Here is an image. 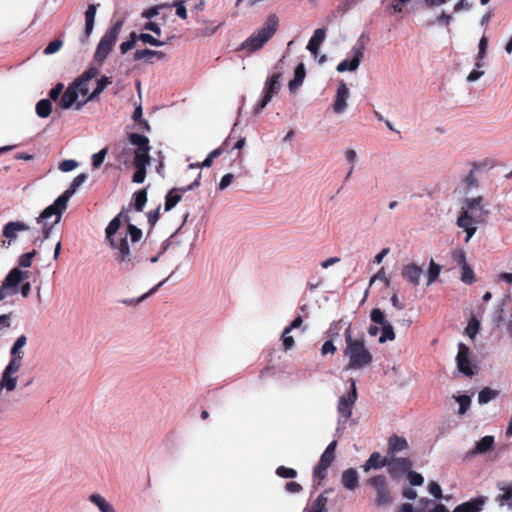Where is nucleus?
<instances>
[{
	"label": "nucleus",
	"instance_id": "09e8293b",
	"mask_svg": "<svg viewBox=\"0 0 512 512\" xmlns=\"http://www.w3.org/2000/svg\"><path fill=\"white\" fill-rule=\"evenodd\" d=\"M37 254L35 250L22 254L18 259L19 266L29 268L32 264V259Z\"/></svg>",
	"mask_w": 512,
	"mask_h": 512
},
{
	"label": "nucleus",
	"instance_id": "680f3d73",
	"mask_svg": "<svg viewBox=\"0 0 512 512\" xmlns=\"http://www.w3.org/2000/svg\"><path fill=\"white\" fill-rule=\"evenodd\" d=\"M13 273H15V277L18 279L16 282L17 286H19V284L21 282H23L24 280H26L29 277L28 271H22L19 268L11 269L8 274H13Z\"/></svg>",
	"mask_w": 512,
	"mask_h": 512
},
{
	"label": "nucleus",
	"instance_id": "20e7f679",
	"mask_svg": "<svg viewBox=\"0 0 512 512\" xmlns=\"http://www.w3.org/2000/svg\"><path fill=\"white\" fill-rule=\"evenodd\" d=\"M278 27V17L270 14L261 28L252 33L242 44L240 49L250 53L261 49L275 34Z\"/></svg>",
	"mask_w": 512,
	"mask_h": 512
},
{
	"label": "nucleus",
	"instance_id": "473e14b6",
	"mask_svg": "<svg viewBox=\"0 0 512 512\" xmlns=\"http://www.w3.org/2000/svg\"><path fill=\"white\" fill-rule=\"evenodd\" d=\"M89 501L98 508L99 512H116L114 506L99 493H92Z\"/></svg>",
	"mask_w": 512,
	"mask_h": 512
},
{
	"label": "nucleus",
	"instance_id": "9b49d317",
	"mask_svg": "<svg viewBox=\"0 0 512 512\" xmlns=\"http://www.w3.org/2000/svg\"><path fill=\"white\" fill-rule=\"evenodd\" d=\"M357 399L356 384L354 380H351V389L345 395L341 396L338 405V413L345 419H348L352 415V409Z\"/></svg>",
	"mask_w": 512,
	"mask_h": 512
},
{
	"label": "nucleus",
	"instance_id": "a211bd4d",
	"mask_svg": "<svg viewBox=\"0 0 512 512\" xmlns=\"http://www.w3.org/2000/svg\"><path fill=\"white\" fill-rule=\"evenodd\" d=\"M349 94L350 92L347 85L342 81L337 88L333 104V110L336 114H341L346 110Z\"/></svg>",
	"mask_w": 512,
	"mask_h": 512
},
{
	"label": "nucleus",
	"instance_id": "6e6552de",
	"mask_svg": "<svg viewBox=\"0 0 512 512\" xmlns=\"http://www.w3.org/2000/svg\"><path fill=\"white\" fill-rule=\"evenodd\" d=\"M368 484L375 491V504L377 506H388L392 502L391 493L385 476H374L368 480Z\"/></svg>",
	"mask_w": 512,
	"mask_h": 512
},
{
	"label": "nucleus",
	"instance_id": "39448f33",
	"mask_svg": "<svg viewBox=\"0 0 512 512\" xmlns=\"http://www.w3.org/2000/svg\"><path fill=\"white\" fill-rule=\"evenodd\" d=\"M124 25L123 20H117L101 37L94 54V60L102 65L117 42Z\"/></svg>",
	"mask_w": 512,
	"mask_h": 512
},
{
	"label": "nucleus",
	"instance_id": "37998d69",
	"mask_svg": "<svg viewBox=\"0 0 512 512\" xmlns=\"http://www.w3.org/2000/svg\"><path fill=\"white\" fill-rule=\"evenodd\" d=\"M147 202V191L142 189L134 194V207L135 210L141 212Z\"/></svg>",
	"mask_w": 512,
	"mask_h": 512
},
{
	"label": "nucleus",
	"instance_id": "c85d7f7f",
	"mask_svg": "<svg viewBox=\"0 0 512 512\" xmlns=\"http://www.w3.org/2000/svg\"><path fill=\"white\" fill-rule=\"evenodd\" d=\"M388 457H382L379 452H373L368 460L362 465L365 472L371 469H380L387 465Z\"/></svg>",
	"mask_w": 512,
	"mask_h": 512
},
{
	"label": "nucleus",
	"instance_id": "a878e982",
	"mask_svg": "<svg viewBox=\"0 0 512 512\" xmlns=\"http://www.w3.org/2000/svg\"><path fill=\"white\" fill-rule=\"evenodd\" d=\"M359 482V474L356 469L349 468L343 471L341 476V484L347 490L353 491L357 488Z\"/></svg>",
	"mask_w": 512,
	"mask_h": 512
},
{
	"label": "nucleus",
	"instance_id": "4468645a",
	"mask_svg": "<svg viewBox=\"0 0 512 512\" xmlns=\"http://www.w3.org/2000/svg\"><path fill=\"white\" fill-rule=\"evenodd\" d=\"M364 46L362 44H356L352 48L353 58L351 60H343L338 65L336 70L340 73H343L345 71H355L358 69L360 62L364 56L363 53Z\"/></svg>",
	"mask_w": 512,
	"mask_h": 512
},
{
	"label": "nucleus",
	"instance_id": "ddd939ff",
	"mask_svg": "<svg viewBox=\"0 0 512 512\" xmlns=\"http://www.w3.org/2000/svg\"><path fill=\"white\" fill-rule=\"evenodd\" d=\"M412 465L411 460L408 458L390 456L386 466H388L390 475L393 478H398L403 474L408 473Z\"/></svg>",
	"mask_w": 512,
	"mask_h": 512
},
{
	"label": "nucleus",
	"instance_id": "2eb2a0df",
	"mask_svg": "<svg viewBox=\"0 0 512 512\" xmlns=\"http://www.w3.org/2000/svg\"><path fill=\"white\" fill-rule=\"evenodd\" d=\"M457 367L459 371L466 376H472L474 374L473 366L469 360V348L463 344L458 345V354L456 356Z\"/></svg>",
	"mask_w": 512,
	"mask_h": 512
},
{
	"label": "nucleus",
	"instance_id": "6e6d98bb",
	"mask_svg": "<svg viewBox=\"0 0 512 512\" xmlns=\"http://www.w3.org/2000/svg\"><path fill=\"white\" fill-rule=\"evenodd\" d=\"M106 153H107V150L106 149H102L98 153H95L92 156V165H93L94 168H98V167H100L102 165V163H103V161L105 159Z\"/></svg>",
	"mask_w": 512,
	"mask_h": 512
},
{
	"label": "nucleus",
	"instance_id": "c756f323",
	"mask_svg": "<svg viewBox=\"0 0 512 512\" xmlns=\"http://www.w3.org/2000/svg\"><path fill=\"white\" fill-rule=\"evenodd\" d=\"M325 494L326 492L319 494L308 506L304 508L303 512H328V498Z\"/></svg>",
	"mask_w": 512,
	"mask_h": 512
},
{
	"label": "nucleus",
	"instance_id": "de8ad7c7",
	"mask_svg": "<svg viewBox=\"0 0 512 512\" xmlns=\"http://www.w3.org/2000/svg\"><path fill=\"white\" fill-rule=\"evenodd\" d=\"M461 262L463 263V267H462V281L464 283H468V284H471L474 282V274H473V271L471 269H469L465 263V259H464V256L461 257Z\"/></svg>",
	"mask_w": 512,
	"mask_h": 512
},
{
	"label": "nucleus",
	"instance_id": "2f4dec72",
	"mask_svg": "<svg viewBox=\"0 0 512 512\" xmlns=\"http://www.w3.org/2000/svg\"><path fill=\"white\" fill-rule=\"evenodd\" d=\"M87 180V175L82 173V174H79L78 176H76L74 178V180L72 181V183L70 184L69 188L62 194L60 195L58 198L59 199H63L64 198V203L66 205H68V202H69V199L71 198V196L73 194H75V192L77 191V189L83 185V183Z\"/></svg>",
	"mask_w": 512,
	"mask_h": 512
},
{
	"label": "nucleus",
	"instance_id": "052dcab7",
	"mask_svg": "<svg viewBox=\"0 0 512 512\" xmlns=\"http://www.w3.org/2000/svg\"><path fill=\"white\" fill-rule=\"evenodd\" d=\"M163 8L162 5L152 6L142 12V17L146 19H151L157 16L160 13V10Z\"/></svg>",
	"mask_w": 512,
	"mask_h": 512
},
{
	"label": "nucleus",
	"instance_id": "b1692460",
	"mask_svg": "<svg viewBox=\"0 0 512 512\" xmlns=\"http://www.w3.org/2000/svg\"><path fill=\"white\" fill-rule=\"evenodd\" d=\"M326 38V29L318 28L314 31L312 37L307 44V50L313 55L317 56L319 48Z\"/></svg>",
	"mask_w": 512,
	"mask_h": 512
},
{
	"label": "nucleus",
	"instance_id": "338daca9",
	"mask_svg": "<svg viewBox=\"0 0 512 512\" xmlns=\"http://www.w3.org/2000/svg\"><path fill=\"white\" fill-rule=\"evenodd\" d=\"M336 351V347L332 340H327L324 342L321 348L322 355H326L328 353L334 354Z\"/></svg>",
	"mask_w": 512,
	"mask_h": 512
},
{
	"label": "nucleus",
	"instance_id": "4be33fe9",
	"mask_svg": "<svg viewBox=\"0 0 512 512\" xmlns=\"http://www.w3.org/2000/svg\"><path fill=\"white\" fill-rule=\"evenodd\" d=\"M486 503V497L478 496L456 506L452 512H481Z\"/></svg>",
	"mask_w": 512,
	"mask_h": 512
},
{
	"label": "nucleus",
	"instance_id": "e433bc0d",
	"mask_svg": "<svg viewBox=\"0 0 512 512\" xmlns=\"http://www.w3.org/2000/svg\"><path fill=\"white\" fill-rule=\"evenodd\" d=\"M172 274H173V272L166 279H164L163 281L159 282L156 286H154L147 293L141 295L140 297H138V298H131V299H124V300L121 301V303H123L125 305H129V306L137 305V304L141 303L142 301L147 299L149 296L154 294L162 285H164L170 279Z\"/></svg>",
	"mask_w": 512,
	"mask_h": 512
},
{
	"label": "nucleus",
	"instance_id": "5701e85b",
	"mask_svg": "<svg viewBox=\"0 0 512 512\" xmlns=\"http://www.w3.org/2000/svg\"><path fill=\"white\" fill-rule=\"evenodd\" d=\"M79 96L75 88L70 84L62 94L58 104L64 110L70 109L73 105L77 109V105L80 103L78 102Z\"/></svg>",
	"mask_w": 512,
	"mask_h": 512
},
{
	"label": "nucleus",
	"instance_id": "8fccbe9b",
	"mask_svg": "<svg viewBox=\"0 0 512 512\" xmlns=\"http://www.w3.org/2000/svg\"><path fill=\"white\" fill-rule=\"evenodd\" d=\"M472 4L469 0H458L453 6L454 13H461L470 11Z\"/></svg>",
	"mask_w": 512,
	"mask_h": 512
},
{
	"label": "nucleus",
	"instance_id": "4d7b16f0",
	"mask_svg": "<svg viewBox=\"0 0 512 512\" xmlns=\"http://www.w3.org/2000/svg\"><path fill=\"white\" fill-rule=\"evenodd\" d=\"M77 166H78V162H76L75 160L69 159V160H63L59 164V169L62 172H70V171L74 170L75 168H77Z\"/></svg>",
	"mask_w": 512,
	"mask_h": 512
},
{
	"label": "nucleus",
	"instance_id": "dca6fc26",
	"mask_svg": "<svg viewBox=\"0 0 512 512\" xmlns=\"http://www.w3.org/2000/svg\"><path fill=\"white\" fill-rule=\"evenodd\" d=\"M200 177H201V173H199L198 178L186 188H182L180 190H177V189L170 190L166 195L165 211H170L172 208H174L178 204V202L181 200V197H182L180 192L190 191V190H193L195 187H198Z\"/></svg>",
	"mask_w": 512,
	"mask_h": 512
},
{
	"label": "nucleus",
	"instance_id": "bb28decb",
	"mask_svg": "<svg viewBox=\"0 0 512 512\" xmlns=\"http://www.w3.org/2000/svg\"><path fill=\"white\" fill-rule=\"evenodd\" d=\"M112 83V80L110 77L102 76L100 79L97 80V86L95 90L90 93L87 98L82 101V103H79L77 105V110H80L87 102L93 101L96 98L99 97V95L105 90V88Z\"/></svg>",
	"mask_w": 512,
	"mask_h": 512
},
{
	"label": "nucleus",
	"instance_id": "f257e3e1",
	"mask_svg": "<svg viewBox=\"0 0 512 512\" xmlns=\"http://www.w3.org/2000/svg\"><path fill=\"white\" fill-rule=\"evenodd\" d=\"M121 215L122 214L117 215L107 225L105 229V240L111 249L115 251V259L121 267L124 270H131L140 263L141 258L131 252L128 236L134 244L141 240L143 233L141 229L130 223V218L126 216L127 230L124 234H117L121 225Z\"/></svg>",
	"mask_w": 512,
	"mask_h": 512
},
{
	"label": "nucleus",
	"instance_id": "1a4fd4ad",
	"mask_svg": "<svg viewBox=\"0 0 512 512\" xmlns=\"http://www.w3.org/2000/svg\"><path fill=\"white\" fill-rule=\"evenodd\" d=\"M337 447V441L333 440L326 447L322 453L319 463L313 469V476L319 480H323L327 477V471L332 462L335 460V451Z\"/></svg>",
	"mask_w": 512,
	"mask_h": 512
},
{
	"label": "nucleus",
	"instance_id": "a19ab883",
	"mask_svg": "<svg viewBox=\"0 0 512 512\" xmlns=\"http://www.w3.org/2000/svg\"><path fill=\"white\" fill-rule=\"evenodd\" d=\"M441 271L440 265L436 264L433 260L429 263V269L427 274V286L433 284L439 277Z\"/></svg>",
	"mask_w": 512,
	"mask_h": 512
},
{
	"label": "nucleus",
	"instance_id": "6ab92c4d",
	"mask_svg": "<svg viewBox=\"0 0 512 512\" xmlns=\"http://www.w3.org/2000/svg\"><path fill=\"white\" fill-rule=\"evenodd\" d=\"M17 280L15 273L6 275L0 286V301L14 296L19 292V286L16 285Z\"/></svg>",
	"mask_w": 512,
	"mask_h": 512
},
{
	"label": "nucleus",
	"instance_id": "423d86ee",
	"mask_svg": "<svg viewBox=\"0 0 512 512\" xmlns=\"http://www.w3.org/2000/svg\"><path fill=\"white\" fill-rule=\"evenodd\" d=\"M129 141L132 145L136 146L134 151V166H148L150 164L151 157L149 155L150 145L149 139L138 133H131L129 135Z\"/></svg>",
	"mask_w": 512,
	"mask_h": 512
},
{
	"label": "nucleus",
	"instance_id": "412c9836",
	"mask_svg": "<svg viewBox=\"0 0 512 512\" xmlns=\"http://www.w3.org/2000/svg\"><path fill=\"white\" fill-rule=\"evenodd\" d=\"M477 220L469 212H463L457 220V225L466 232V242L475 234Z\"/></svg>",
	"mask_w": 512,
	"mask_h": 512
},
{
	"label": "nucleus",
	"instance_id": "c9c22d12",
	"mask_svg": "<svg viewBox=\"0 0 512 512\" xmlns=\"http://www.w3.org/2000/svg\"><path fill=\"white\" fill-rule=\"evenodd\" d=\"M305 76V66L303 63H300L295 69L294 78L289 82V91L291 93H295L298 90V88L303 84Z\"/></svg>",
	"mask_w": 512,
	"mask_h": 512
},
{
	"label": "nucleus",
	"instance_id": "774afa93",
	"mask_svg": "<svg viewBox=\"0 0 512 512\" xmlns=\"http://www.w3.org/2000/svg\"><path fill=\"white\" fill-rule=\"evenodd\" d=\"M285 490L291 494H297L302 490V486L297 482L291 481L286 483Z\"/></svg>",
	"mask_w": 512,
	"mask_h": 512
},
{
	"label": "nucleus",
	"instance_id": "ea45409f",
	"mask_svg": "<svg viewBox=\"0 0 512 512\" xmlns=\"http://www.w3.org/2000/svg\"><path fill=\"white\" fill-rule=\"evenodd\" d=\"M501 490L502 493L498 496L499 504L512 509V484L502 488Z\"/></svg>",
	"mask_w": 512,
	"mask_h": 512
},
{
	"label": "nucleus",
	"instance_id": "13d9d810",
	"mask_svg": "<svg viewBox=\"0 0 512 512\" xmlns=\"http://www.w3.org/2000/svg\"><path fill=\"white\" fill-rule=\"evenodd\" d=\"M290 332L289 329H284L282 333V341L285 350H289L294 346V339L289 335Z\"/></svg>",
	"mask_w": 512,
	"mask_h": 512
},
{
	"label": "nucleus",
	"instance_id": "f03ea898",
	"mask_svg": "<svg viewBox=\"0 0 512 512\" xmlns=\"http://www.w3.org/2000/svg\"><path fill=\"white\" fill-rule=\"evenodd\" d=\"M27 341V336L24 334L18 336L14 341L10 349V360L1 375L0 389H5L7 392H12L16 389L17 373L23 365L24 348L27 345Z\"/></svg>",
	"mask_w": 512,
	"mask_h": 512
},
{
	"label": "nucleus",
	"instance_id": "7c9ffc66",
	"mask_svg": "<svg viewBox=\"0 0 512 512\" xmlns=\"http://www.w3.org/2000/svg\"><path fill=\"white\" fill-rule=\"evenodd\" d=\"M165 57H166V55L162 51L151 50V49H148V48L141 49V50H136L134 52V55H133V58H134L135 61L146 60V61H149V62H151V60L153 58H157L159 60H162V59H165Z\"/></svg>",
	"mask_w": 512,
	"mask_h": 512
},
{
	"label": "nucleus",
	"instance_id": "58836bf2",
	"mask_svg": "<svg viewBox=\"0 0 512 512\" xmlns=\"http://www.w3.org/2000/svg\"><path fill=\"white\" fill-rule=\"evenodd\" d=\"M453 398L459 405L458 415L463 416L470 409L471 398L468 395H453Z\"/></svg>",
	"mask_w": 512,
	"mask_h": 512
},
{
	"label": "nucleus",
	"instance_id": "5fc2aeb1",
	"mask_svg": "<svg viewBox=\"0 0 512 512\" xmlns=\"http://www.w3.org/2000/svg\"><path fill=\"white\" fill-rule=\"evenodd\" d=\"M61 47H62V41L61 40H54V41L50 42L47 45V47L44 49V54L45 55L54 54L57 51H59Z\"/></svg>",
	"mask_w": 512,
	"mask_h": 512
},
{
	"label": "nucleus",
	"instance_id": "79ce46f5",
	"mask_svg": "<svg viewBox=\"0 0 512 512\" xmlns=\"http://www.w3.org/2000/svg\"><path fill=\"white\" fill-rule=\"evenodd\" d=\"M497 396V391L486 387L482 389L478 394V402L479 404H487Z\"/></svg>",
	"mask_w": 512,
	"mask_h": 512
},
{
	"label": "nucleus",
	"instance_id": "aec40b11",
	"mask_svg": "<svg viewBox=\"0 0 512 512\" xmlns=\"http://www.w3.org/2000/svg\"><path fill=\"white\" fill-rule=\"evenodd\" d=\"M29 226L21 221H11L4 225L3 236L8 239L7 247H10L11 242L17 238L18 232L27 231Z\"/></svg>",
	"mask_w": 512,
	"mask_h": 512
},
{
	"label": "nucleus",
	"instance_id": "7ed1b4c3",
	"mask_svg": "<svg viewBox=\"0 0 512 512\" xmlns=\"http://www.w3.org/2000/svg\"><path fill=\"white\" fill-rule=\"evenodd\" d=\"M345 350L344 355L348 358V369H362L372 363V355L366 348L363 335L354 338L352 336L351 324L344 332Z\"/></svg>",
	"mask_w": 512,
	"mask_h": 512
},
{
	"label": "nucleus",
	"instance_id": "0eeeda50",
	"mask_svg": "<svg viewBox=\"0 0 512 512\" xmlns=\"http://www.w3.org/2000/svg\"><path fill=\"white\" fill-rule=\"evenodd\" d=\"M67 205L64 203V198H57L51 205L46 207L38 216L37 223L54 227L57 225L65 212Z\"/></svg>",
	"mask_w": 512,
	"mask_h": 512
},
{
	"label": "nucleus",
	"instance_id": "864d4df0",
	"mask_svg": "<svg viewBox=\"0 0 512 512\" xmlns=\"http://www.w3.org/2000/svg\"><path fill=\"white\" fill-rule=\"evenodd\" d=\"M376 280H381L386 287H388L390 285V280L387 278L383 267L370 279V286Z\"/></svg>",
	"mask_w": 512,
	"mask_h": 512
},
{
	"label": "nucleus",
	"instance_id": "cd10ccee",
	"mask_svg": "<svg viewBox=\"0 0 512 512\" xmlns=\"http://www.w3.org/2000/svg\"><path fill=\"white\" fill-rule=\"evenodd\" d=\"M408 448V442L404 437H400L396 434L392 435L388 439V454L395 456Z\"/></svg>",
	"mask_w": 512,
	"mask_h": 512
},
{
	"label": "nucleus",
	"instance_id": "72a5a7b5",
	"mask_svg": "<svg viewBox=\"0 0 512 512\" xmlns=\"http://www.w3.org/2000/svg\"><path fill=\"white\" fill-rule=\"evenodd\" d=\"M494 444L493 436H484L481 440L476 442L475 447L469 452L470 456H475L478 454H484L488 452Z\"/></svg>",
	"mask_w": 512,
	"mask_h": 512
},
{
	"label": "nucleus",
	"instance_id": "393cba45",
	"mask_svg": "<svg viewBox=\"0 0 512 512\" xmlns=\"http://www.w3.org/2000/svg\"><path fill=\"white\" fill-rule=\"evenodd\" d=\"M280 77L281 72H276L266 80L263 95L269 96V99H272V97L279 92L281 89Z\"/></svg>",
	"mask_w": 512,
	"mask_h": 512
},
{
	"label": "nucleus",
	"instance_id": "bf43d9fd",
	"mask_svg": "<svg viewBox=\"0 0 512 512\" xmlns=\"http://www.w3.org/2000/svg\"><path fill=\"white\" fill-rule=\"evenodd\" d=\"M481 66H482L481 61L478 60L475 64L476 69L471 71L469 73V75L467 76L468 82H474V81L478 80L484 74V71L478 70Z\"/></svg>",
	"mask_w": 512,
	"mask_h": 512
},
{
	"label": "nucleus",
	"instance_id": "69168bd1",
	"mask_svg": "<svg viewBox=\"0 0 512 512\" xmlns=\"http://www.w3.org/2000/svg\"><path fill=\"white\" fill-rule=\"evenodd\" d=\"M487 45H488V40L485 36H483L479 41V51H478V57H477V59L479 61L483 60V58L485 57Z\"/></svg>",
	"mask_w": 512,
	"mask_h": 512
},
{
	"label": "nucleus",
	"instance_id": "49530a36",
	"mask_svg": "<svg viewBox=\"0 0 512 512\" xmlns=\"http://www.w3.org/2000/svg\"><path fill=\"white\" fill-rule=\"evenodd\" d=\"M276 474L281 477V478H285V479H292V478H295L297 476V471L293 468H288V467H285V466H279L277 469H276Z\"/></svg>",
	"mask_w": 512,
	"mask_h": 512
},
{
	"label": "nucleus",
	"instance_id": "f704fd0d",
	"mask_svg": "<svg viewBox=\"0 0 512 512\" xmlns=\"http://www.w3.org/2000/svg\"><path fill=\"white\" fill-rule=\"evenodd\" d=\"M98 4H89L85 11V35L89 37L94 29Z\"/></svg>",
	"mask_w": 512,
	"mask_h": 512
},
{
	"label": "nucleus",
	"instance_id": "f3484780",
	"mask_svg": "<svg viewBox=\"0 0 512 512\" xmlns=\"http://www.w3.org/2000/svg\"><path fill=\"white\" fill-rule=\"evenodd\" d=\"M422 274L423 269L414 263L403 265L401 271V276L403 279L410 283L412 286H418L420 284Z\"/></svg>",
	"mask_w": 512,
	"mask_h": 512
},
{
	"label": "nucleus",
	"instance_id": "603ef678",
	"mask_svg": "<svg viewBox=\"0 0 512 512\" xmlns=\"http://www.w3.org/2000/svg\"><path fill=\"white\" fill-rule=\"evenodd\" d=\"M407 478L412 486H421L424 482V478L421 474L411 470L407 473Z\"/></svg>",
	"mask_w": 512,
	"mask_h": 512
},
{
	"label": "nucleus",
	"instance_id": "3c124183",
	"mask_svg": "<svg viewBox=\"0 0 512 512\" xmlns=\"http://www.w3.org/2000/svg\"><path fill=\"white\" fill-rule=\"evenodd\" d=\"M136 171L132 177V181L137 184H141L146 178V166H135Z\"/></svg>",
	"mask_w": 512,
	"mask_h": 512
},
{
	"label": "nucleus",
	"instance_id": "a18cd8bd",
	"mask_svg": "<svg viewBox=\"0 0 512 512\" xmlns=\"http://www.w3.org/2000/svg\"><path fill=\"white\" fill-rule=\"evenodd\" d=\"M139 40L142 41L144 44H149V45L155 46V47H161L167 43L166 41L158 40L157 38H155L154 36H152L148 33H140Z\"/></svg>",
	"mask_w": 512,
	"mask_h": 512
},
{
	"label": "nucleus",
	"instance_id": "0e129e2a",
	"mask_svg": "<svg viewBox=\"0 0 512 512\" xmlns=\"http://www.w3.org/2000/svg\"><path fill=\"white\" fill-rule=\"evenodd\" d=\"M479 331V322L475 319L470 321L468 327L466 328V333L468 336L473 338Z\"/></svg>",
	"mask_w": 512,
	"mask_h": 512
},
{
	"label": "nucleus",
	"instance_id": "c03bdc74",
	"mask_svg": "<svg viewBox=\"0 0 512 512\" xmlns=\"http://www.w3.org/2000/svg\"><path fill=\"white\" fill-rule=\"evenodd\" d=\"M345 158L349 162V167H350L348 172H347V175L345 177V179L347 180V179L350 178V176L352 175V173L354 171L355 163H356L357 158H358L357 152L354 149H348L345 152Z\"/></svg>",
	"mask_w": 512,
	"mask_h": 512
},
{
	"label": "nucleus",
	"instance_id": "f8f14e48",
	"mask_svg": "<svg viewBox=\"0 0 512 512\" xmlns=\"http://www.w3.org/2000/svg\"><path fill=\"white\" fill-rule=\"evenodd\" d=\"M100 71L96 67H90L76 78L71 85L75 88L77 93L81 96L89 95V82L99 75Z\"/></svg>",
	"mask_w": 512,
	"mask_h": 512
},
{
	"label": "nucleus",
	"instance_id": "4c0bfd02",
	"mask_svg": "<svg viewBox=\"0 0 512 512\" xmlns=\"http://www.w3.org/2000/svg\"><path fill=\"white\" fill-rule=\"evenodd\" d=\"M35 110H36V114L40 118H47L51 114V111H52L51 100L41 99L40 101L37 102Z\"/></svg>",
	"mask_w": 512,
	"mask_h": 512
},
{
	"label": "nucleus",
	"instance_id": "e2e57ef3",
	"mask_svg": "<svg viewBox=\"0 0 512 512\" xmlns=\"http://www.w3.org/2000/svg\"><path fill=\"white\" fill-rule=\"evenodd\" d=\"M429 492L436 498H442V490L438 483L431 481L428 485Z\"/></svg>",
	"mask_w": 512,
	"mask_h": 512
},
{
	"label": "nucleus",
	"instance_id": "9d476101",
	"mask_svg": "<svg viewBox=\"0 0 512 512\" xmlns=\"http://www.w3.org/2000/svg\"><path fill=\"white\" fill-rule=\"evenodd\" d=\"M370 319L374 324H378L381 327V335L379 337L380 343L386 341H392L395 339V333L393 326L386 319L384 312L379 308H374L370 313Z\"/></svg>",
	"mask_w": 512,
	"mask_h": 512
}]
</instances>
